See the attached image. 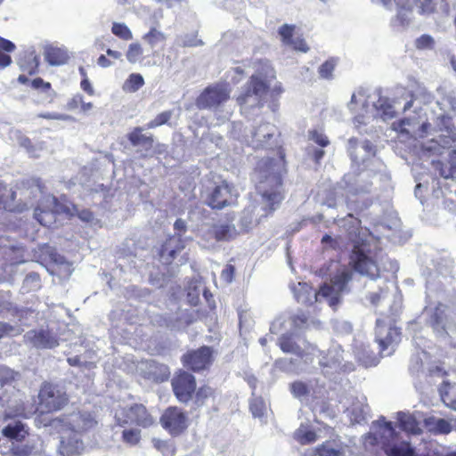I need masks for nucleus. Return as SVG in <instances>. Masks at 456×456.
<instances>
[{"mask_svg":"<svg viewBox=\"0 0 456 456\" xmlns=\"http://www.w3.org/2000/svg\"><path fill=\"white\" fill-rule=\"evenodd\" d=\"M256 175V189L266 203L267 215L272 214L284 200L283 176L287 173L285 155L280 151L278 159H260L255 168Z\"/></svg>","mask_w":456,"mask_h":456,"instance_id":"nucleus-1","label":"nucleus"},{"mask_svg":"<svg viewBox=\"0 0 456 456\" xmlns=\"http://www.w3.org/2000/svg\"><path fill=\"white\" fill-rule=\"evenodd\" d=\"M337 265L335 273L330 275V283H323L318 291H315L312 286L304 282L298 283L300 290L296 293L298 302L313 305L318 301L319 297H322L328 300L330 306L335 308L341 302L342 295L349 291L348 284L353 279V270L345 265H340L334 260L329 261L324 265L320 272L323 274L331 269L333 265Z\"/></svg>","mask_w":456,"mask_h":456,"instance_id":"nucleus-2","label":"nucleus"},{"mask_svg":"<svg viewBox=\"0 0 456 456\" xmlns=\"http://www.w3.org/2000/svg\"><path fill=\"white\" fill-rule=\"evenodd\" d=\"M256 73L249 77L244 91L237 97L239 105H249L251 108H262L265 95L269 92V80L275 79V70L266 60H258Z\"/></svg>","mask_w":456,"mask_h":456,"instance_id":"nucleus-3","label":"nucleus"},{"mask_svg":"<svg viewBox=\"0 0 456 456\" xmlns=\"http://www.w3.org/2000/svg\"><path fill=\"white\" fill-rule=\"evenodd\" d=\"M69 402L70 396L64 387L56 382L43 381L37 395L36 421L38 423L37 425L44 427L47 422L45 415L63 411Z\"/></svg>","mask_w":456,"mask_h":456,"instance_id":"nucleus-4","label":"nucleus"},{"mask_svg":"<svg viewBox=\"0 0 456 456\" xmlns=\"http://www.w3.org/2000/svg\"><path fill=\"white\" fill-rule=\"evenodd\" d=\"M349 265L361 275L377 279L380 275V268L377 254L370 248V243L364 240L354 243L349 254Z\"/></svg>","mask_w":456,"mask_h":456,"instance_id":"nucleus-5","label":"nucleus"},{"mask_svg":"<svg viewBox=\"0 0 456 456\" xmlns=\"http://www.w3.org/2000/svg\"><path fill=\"white\" fill-rule=\"evenodd\" d=\"M115 422L122 428L136 427L148 429L156 425V418L144 403H133L120 407L116 411Z\"/></svg>","mask_w":456,"mask_h":456,"instance_id":"nucleus-6","label":"nucleus"},{"mask_svg":"<svg viewBox=\"0 0 456 456\" xmlns=\"http://www.w3.org/2000/svg\"><path fill=\"white\" fill-rule=\"evenodd\" d=\"M97 425V420L94 414L87 411H77L69 414H61L55 418H51L44 424V427L52 428H61L71 432L83 435Z\"/></svg>","mask_w":456,"mask_h":456,"instance_id":"nucleus-7","label":"nucleus"},{"mask_svg":"<svg viewBox=\"0 0 456 456\" xmlns=\"http://www.w3.org/2000/svg\"><path fill=\"white\" fill-rule=\"evenodd\" d=\"M213 347L202 346L197 349L188 350L181 357L183 366L187 370L200 373L208 370L215 361Z\"/></svg>","mask_w":456,"mask_h":456,"instance_id":"nucleus-8","label":"nucleus"},{"mask_svg":"<svg viewBox=\"0 0 456 456\" xmlns=\"http://www.w3.org/2000/svg\"><path fill=\"white\" fill-rule=\"evenodd\" d=\"M231 88L227 83L207 86L196 99L199 109H216L230 99Z\"/></svg>","mask_w":456,"mask_h":456,"instance_id":"nucleus-9","label":"nucleus"},{"mask_svg":"<svg viewBox=\"0 0 456 456\" xmlns=\"http://www.w3.org/2000/svg\"><path fill=\"white\" fill-rule=\"evenodd\" d=\"M238 193L234 186L223 180L216 184L208 192L207 204L212 209H223L235 203Z\"/></svg>","mask_w":456,"mask_h":456,"instance_id":"nucleus-10","label":"nucleus"},{"mask_svg":"<svg viewBox=\"0 0 456 456\" xmlns=\"http://www.w3.org/2000/svg\"><path fill=\"white\" fill-rule=\"evenodd\" d=\"M196 378L184 370H177L171 379V387L176 399L183 403H189L196 390Z\"/></svg>","mask_w":456,"mask_h":456,"instance_id":"nucleus-11","label":"nucleus"},{"mask_svg":"<svg viewBox=\"0 0 456 456\" xmlns=\"http://www.w3.org/2000/svg\"><path fill=\"white\" fill-rule=\"evenodd\" d=\"M161 427L172 436L182 435L188 428L186 413L177 406H169L159 418Z\"/></svg>","mask_w":456,"mask_h":456,"instance_id":"nucleus-12","label":"nucleus"},{"mask_svg":"<svg viewBox=\"0 0 456 456\" xmlns=\"http://www.w3.org/2000/svg\"><path fill=\"white\" fill-rule=\"evenodd\" d=\"M375 334L381 352L387 350L390 346L397 344L401 338L400 330L382 319H378L376 322Z\"/></svg>","mask_w":456,"mask_h":456,"instance_id":"nucleus-13","label":"nucleus"},{"mask_svg":"<svg viewBox=\"0 0 456 456\" xmlns=\"http://www.w3.org/2000/svg\"><path fill=\"white\" fill-rule=\"evenodd\" d=\"M18 65L20 69L25 74L19 75L17 80L20 84L26 85L29 83L27 75L33 76L38 72L40 56L35 50H25L21 53L18 60Z\"/></svg>","mask_w":456,"mask_h":456,"instance_id":"nucleus-14","label":"nucleus"},{"mask_svg":"<svg viewBox=\"0 0 456 456\" xmlns=\"http://www.w3.org/2000/svg\"><path fill=\"white\" fill-rule=\"evenodd\" d=\"M54 429L61 434L59 451L63 456L80 454L84 449L81 435L61 428Z\"/></svg>","mask_w":456,"mask_h":456,"instance_id":"nucleus-15","label":"nucleus"},{"mask_svg":"<svg viewBox=\"0 0 456 456\" xmlns=\"http://www.w3.org/2000/svg\"><path fill=\"white\" fill-rule=\"evenodd\" d=\"M184 248V241L180 236H169L160 247L159 251V260L164 265H169Z\"/></svg>","mask_w":456,"mask_h":456,"instance_id":"nucleus-16","label":"nucleus"},{"mask_svg":"<svg viewBox=\"0 0 456 456\" xmlns=\"http://www.w3.org/2000/svg\"><path fill=\"white\" fill-rule=\"evenodd\" d=\"M30 343L37 348H53L59 340L49 330H33L28 333Z\"/></svg>","mask_w":456,"mask_h":456,"instance_id":"nucleus-17","label":"nucleus"},{"mask_svg":"<svg viewBox=\"0 0 456 456\" xmlns=\"http://www.w3.org/2000/svg\"><path fill=\"white\" fill-rule=\"evenodd\" d=\"M5 188L0 187V212L22 213L28 209V206L24 202L15 203L16 191H11L6 194Z\"/></svg>","mask_w":456,"mask_h":456,"instance_id":"nucleus-18","label":"nucleus"},{"mask_svg":"<svg viewBox=\"0 0 456 456\" xmlns=\"http://www.w3.org/2000/svg\"><path fill=\"white\" fill-rule=\"evenodd\" d=\"M423 423L427 430L435 436L448 435L452 430V426L449 420L434 416L424 419Z\"/></svg>","mask_w":456,"mask_h":456,"instance_id":"nucleus-19","label":"nucleus"},{"mask_svg":"<svg viewBox=\"0 0 456 456\" xmlns=\"http://www.w3.org/2000/svg\"><path fill=\"white\" fill-rule=\"evenodd\" d=\"M143 128L141 126L134 127L127 134L126 138L132 146H142L145 150H151L154 144V137L152 134H144Z\"/></svg>","mask_w":456,"mask_h":456,"instance_id":"nucleus-20","label":"nucleus"},{"mask_svg":"<svg viewBox=\"0 0 456 456\" xmlns=\"http://www.w3.org/2000/svg\"><path fill=\"white\" fill-rule=\"evenodd\" d=\"M210 233L216 241H230L238 234L236 227L232 224H215L212 225Z\"/></svg>","mask_w":456,"mask_h":456,"instance_id":"nucleus-21","label":"nucleus"},{"mask_svg":"<svg viewBox=\"0 0 456 456\" xmlns=\"http://www.w3.org/2000/svg\"><path fill=\"white\" fill-rule=\"evenodd\" d=\"M397 421L399 428L408 434L420 435L422 433L419 423L411 413L403 411L397 412Z\"/></svg>","mask_w":456,"mask_h":456,"instance_id":"nucleus-22","label":"nucleus"},{"mask_svg":"<svg viewBox=\"0 0 456 456\" xmlns=\"http://www.w3.org/2000/svg\"><path fill=\"white\" fill-rule=\"evenodd\" d=\"M69 56L68 52L61 47L49 45L45 50V59L52 66H59L66 63Z\"/></svg>","mask_w":456,"mask_h":456,"instance_id":"nucleus-23","label":"nucleus"},{"mask_svg":"<svg viewBox=\"0 0 456 456\" xmlns=\"http://www.w3.org/2000/svg\"><path fill=\"white\" fill-rule=\"evenodd\" d=\"M447 314L442 304L437 305L429 316V326L437 332H446Z\"/></svg>","mask_w":456,"mask_h":456,"instance_id":"nucleus-24","label":"nucleus"},{"mask_svg":"<svg viewBox=\"0 0 456 456\" xmlns=\"http://www.w3.org/2000/svg\"><path fill=\"white\" fill-rule=\"evenodd\" d=\"M2 435L11 440L21 441L28 435V432L25 430V425L18 420L14 424L4 427Z\"/></svg>","mask_w":456,"mask_h":456,"instance_id":"nucleus-25","label":"nucleus"},{"mask_svg":"<svg viewBox=\"0 0 456 456\" xmlns=\"http://www.w3.org/2000/svg\"><path fill=\"white\" fill-rule=\"evenodd\" d=\"M278 346L283 353L299 354L301 347L294 338L293 334H282L278 339Z\"/></svg>","mask_w":456,"mask_h":456,"instance_id":"nucleus-26","label":"nucleus"},{"mask_svg":"<svg viewBox=\"0 0 456 456\" xmlns=\"http://www.w3.org/2000/svg\"><path fill=\"white\" fill-rule=\"evenodd\" d=\"M295 440L302 445L314 444L318 436L314 429L301 426L294 432Z\"/></svg>","mask_w":456,"mask_h":456,"instance_id":"nucleus-27","label":"nucleus"},{"mask_svg":"<svg viewBox=\"0 0 456 456\" xmlns=\"http://www.w3.org/2000/svg\"><path fill=\"white\" fill-rule=\"evenodd\" d=\"M387 456H415V450L410 442L403 441L400 444L385 449Z\"/></svg>","mask_w":456,"mask_h":456,"instance_id":"nucleus-28","label":"nucleus"},{"mask_svg":"<svg viewBox=\"0 0 456 456\" xmlns=\"http://www.w3.org/2000/svg\"><path fill=\"white\" fill-rule=\"evenodd\" d=\"M35 219L43 226L50 227L56 220V212L37 207L34 210Z\"/></svg>","mask_w":456,"mask_h":456,"instance_id":"nucleus-29","label":"nucleus"},{"mask_svg":"<svg viewBox=\"0 0 456 456\" xmlns=\"http://www.w3.org/2000/svg\"><path fill=\"white\" fill-rule=\"evenodd\" d=\"M216 390L208 385H202L198 389L196 388L193 395L194 403L197 406H202L209 398H215Z\"/></svg>","mask_w":456,"mask_h":456,"instance_id":"nucleus-30","label":"nucleus"},{"mask_svg":"<svg viewBox=\"0 0 456 456\" xmlns=\"http://www.w3.org/2000/svg\"><path fill=\"white\" fill-rule=\"evenodd\" d=\"M121 438L125 444L130 446H135L142 439L141 428L136 427L125 428L122 431Z\"/></svg>","mask_w":456,"mask_h":456,"instance_id":"nucleus-31","label":"nucleus"},{"mask_svg":"<svg viewBox=\"0 0 456 456\" xmlns=\"http://www.w3.org/2000/svg\"><path fill=\"white\" fill-rule=\"evenodd\" d=\"M144 85V79L139 73H132L129 75L124 84V89L126 91L134 93L138 91Z\"/></svg>","mask_w":456,"mask_h":456,"instance_id":"nucleus-32","label":"nucleus"},{"mask_svg":"<svg viewBox=\"0 0 456 456\" xmlns=\"http://www.w3.org/2000/svg\"><path fill=\"white\" fill-rule=\"evenodd\" d=\"M142 39L151 46H154L160 42H164L166 36L163 32L152 27L148 33L143 35Z\"/></svg>","mask_w":456,"mask_h":456,"instance_id":"nucleus-33","label":"nucleus"},{"mask_svg":"<svg viewBox=\"0 0 456 456\" xmlns=\"http://www.w3.org/2000/svg\"><path fill=\"white\" fill-rule=\"evenodd\" d=\"M111 32L124 41H128L133 38L130 28L124 23L114 22L111 27Z\"/></svg>","mask_w":456,"mask_h":456,"instance_id":"nucleus-34","label":"nucleus"},{"mask_svg":"<svg viewBox=\"0 0 456 456\" xmlns=\"http://www.w3.org/2000/svg\"><path fill=\"white\" fill-rule=\"evenodd\" d=\"M337 65V61L334 58H330L325 61L318 69L319 75L322 78L331 79L333 77V71Z\"/></svg>","mask_w":456,"mask_h":456,"instance_id":"nucleus-35","label":"nucleus"},{"mask_svg":"<svg viewBox=\"0 0 456 456\" xmlns=\"http://www.w3.org/2000/svg\"><path fill=\"white\" fill-rule=\"evenodd\" d=\"M153 446L165 456H174L175 452V446L166 440L158 438L152 439Z\"/></svg>","mask_w":456,"mask_h":456,"instance_id":"nucleus-36","label":"nucleus"},{"mask_svg":"<svg viewBox=\"0 0 456 456\" xmlns=\"http://www.w3.org/2000/svg\"><path fill=\"white\" fill-rule=\"evenodd\" d=\"M18 376L17 371L5 366H0V385L2 387L11 385L17 379Z\"/></svg>","mask_w":456,"mask_h":456,"instance_id":"nucleus-37","label":"nucleus"},{"mask_svg":"<svg viewBox=\"0 0 456 456\" xmlns=\"http://www.w3.org/2000/svg\"><path fill=\"white\" fill-rule=\"evenodd\" d=\"M290 392L296 398L306 396L310 393L308 385L303 381L297 380L290 384Z\"/></svg>","mask_w":456,"mask_h":456,"instance_id":"nucleus-38","label":"nucleus"},{"mask_svg":"<svg viewBox=\"0 0 456 456\" xmlns=\"http://www.w3.org/2000/svg\"><path fill=\"white\" fill-rule=\"evenodd\" d=\"M172 117L171 110H166L158 114L155 118L146 124V128L152 129L157 126L167 124Z\"/></svg>","mask_w":456,"mask_h":456,"instance_id":"nucleus-39","label":"nucleus"},{"mask_svg":"<svg viewBox=\"0 0 456 456\" xmlns=\"http://www.w3.org/2000/svg\"><path fill=\"white\" fill-rule=\"evenodd\" d=\"M142 53L143 51L141 45L138 43H133L129 45L126 56L128 61L134 63L141 59Z\"/></svg>","mask_w":456,"mask_h":456,"instance_id":"nucleus-40","label":"nucleus"},{"mask_svg":"<svg viewBox=\"0 0 456 456\" xmlns=\"http://www.w3.org/2000/svg\"><path fill=\"white\" fill-rule=\"evenodd\" d=\"M22 329L15 327L7 322H0V339L5 337H15L20 335Z\"/></svg>","mask_w":456,"mask_h":456,"instance_id":"nucleus-41","label":"nucleus"},{"mask_svg":"<svg viewBox=\"0 0 456 456\" xmlns=\"http://www.w3.org/2000/svg\"><path fill=\"white\" fill-rule=\"evenodd\" d=\"M420 14L428 15L436 12V4L434 0H415Z\"/></svg>","mask_w":456,"mask_h":456,"instance_id":"nucleus-42","label":"nucleus"},{"mask_svg":"<svg viewBox=\"0 0 456 456\" xmlns=\"http://www.w3.org/2000/svg\"><path fill=\"white\" fill-rule=\"evenodd\" d=\"M295 26L284 24L279 28V35L284 44L289 45L293 40Z\"/></svg>","mask_w":456,"mask_h":456,"instance_id":"nucleus-43","label":"nucleus"},{"mask_svg":"<svg viewBox=\"0 0 456 456\" xmlns=\"http://www.w3.org/2000/svg\"><path fill=\"white\" fill-rule=\"evenodd\" d=\"M340 240L341 238L339 236L333 238L329 234H325L322 236L321 242L323 245L324 248H328L333 250H338L341 248Z\"/></svg>","mask_w":456,"mask_h":456,"instance_id":"nucleus-44","label":"nucleus"},{"mask_svg":"<svg viewBox=\"0 0 456 456\" xmlns=\"http://www.w3.org/2000/svg\"><path fill=\"white\" fill-rule=\"evenodd\" d=\"M309 137L315 143H317L318 145H320L322 147H326L330 144V141L327 138V136L324 135L322 133L318 132L317 130L310 131Z\"/></svg>","mask_w":456,"mask_h":456,"instance_id":"nucleus-45","label":"nucleus"},{"mask_svg":"<svg viewBox=\"0 0 456 456\" xmlns=\"http://www.w3.org/2000/svg\"><path fill=\"white\" fill-rule=\"evenodd\" d=\"M444 403L456 411V387H452L443 396Z\"/></svg>","mask_w":456,"mask_h":456,"instance_id":"nucleus-46","label":"nucleus"},{"mask_svg":"<svg viewBox=\"0 0 456 456\" xmlns=\"http://www.w3.org/2000/svg\"><path fill=\"white\" fill-rule=\"evenodd\" d=\"M28 189H37L41 194L46 192L45 182L39 177H33L27 182Z\"/></svg>","mask_w":456,"mask_h":456,"instance_id":"nucleus-47","label":"nucleus"},{"mask_svg":"<svg viewBox=\"0 0 456 456\" xmlns=\"http://www.w3.org/2000/svg\"><path fill=\"white\" fill-rule=\"evenodd\" d=\"M434 43V39L431 36L422 35L416 40L415 45L418 49H428L432 48Z\"/></svg>","mask_w":456,"mask_h":456,"instance_id":"nucleus-48","label":"nucleus"},{"mask_svg":"<svg viewBox=\"0 0 456 456\" xmlns=\"http://www.w3.org/2000/svg\"><path fill=\"white\" fill-rule=\"evenodd\" d=\"M31 87L33 89H40L44 92H47L52 88V86L49 82H45L41 77H36L33 80L30 81Z\"/></svg>","mask_w":456,"mask_h":456,"instance_id":"nucleus-49","label":"nucleus"},{"mask_svg":"<svg viewBox=\"0 0 456 456\" xmlns=\"http://www.w3.org/2000/svg\"><path fill=\"white\" fill-rule=\"evenodd\" d=\"M289 45H291L295 50L300 51L302 53H306L309 50V46L307 45L306 42L304 38L301 37H297L296 39L293 38L292 42H290Z\"/></svg>","mask_w":456,"mask_h":456,"instance_id":"nucleus-50","label":"nucleus"},{"mask_svg":"<svg viewBox=\"0 0 456 456\" xmlns=\"http://www.w3.org/2000/svg\"><path fill=\"white\" fill-rule=\"evenodd\" d=\"M32 452V447L28 445L12 447L11 452L12 456H29Z\"/></svg>","mask_w":456,"mask_h":456,"instance_id":"nucleus-51","label":"nucleus"},{"mask_svg":"<svg viewBox=\"0 0 456 456\" xmlns=\"http://www.w3.org/2000/svg\"><path fill=\"white\" fill-rule=\"evenodd\" d=\"M235 274V267L232 265H227L221 273V277L224 281L231 282Z\"/></svg>","mask_w":456,"mask_h":456,"instance_id":"nucleus-52","label":"nucleus"},{"mask_svg":"<svg viewBox=\"0 0 456 456\" xmlns=\"http://www.w3.org/2000/svg\"><path fill=\"white\" fill-rule=\"evenodd\" d=\"M0 49L2 52L11 53L15 51L16 45L12 41L0 36Z\"/></svg>","mask_w":456,"mask_h":456,"instance_id":"nucleus-53","label":"nucleus"},{"mask_svg":"<svg viewBox=\"0 0 456 456\" xmlns=\"http://www.w3.org/2000/svg\"><path fill=\"white\" fill-rule=\"evenodd\" d=\"M20 145L27 150L28 153L35 152V146L33 145L31 140L28 137H22L20 140Z\"/></svg>","mask_w":456,"mask_h":456,"instance_id":"nucleus-54","label":"nucleus"},{"mask_svg":"<svg viewBox=\"0 0 456 456\" xmlns=\"http://www.w3.org/2000/svg\"><path fill=\"white\" fill-rule=\"evenodd\" d=\"M77 216L84 222H92L94 220V213L89 209H83L77 213Z\"/></svg>","mask_w":456,"mask_h":456,"instance_id":"nucleus-55","label":"nucleus"},{"mask_svg":"<svg viewBox=\"0 0 456 456\" xmlns=\"http://www.w3.org/2000/svg\"><path fill=\"white\" fill-rule=\"evenodd\" d=\"M382 290L379 292H371L367 296L368 300L373 305H377L381 299Z\"/></svg>","mask_w":456,"mask_h":456,"instance_id":"nucleus-56","label":"nucleus"},{"mask_svg":"<svg viewBox=\"0 0 456 456\" xmlns=\"http://www.w3.org/2000/svg\"><path fill=\"white\" fill-rule=\"evenodd\" d=\"M396 6L402 11H411V0H394Z\"/></svg>","mask_w":456,"mask_h":456,"instance_id":"nucleus-57","label":"nucleus"},{"mask_svg":"<svg viewBox=\"0 0 456 456\" xmlns=\"http://www.w3.org/2000/svg\"><path fill=\"white\" fill-rule=\"evenodd\" d=\"M80 86L83 91H85L89 95H93L94 94V88L89 81V79H82L80 83Z\"/></svg>","mask_w":456,"mask_h":456,"instance_id":"nucleus-58","label":"nucleus"},{"mask_svg":"<svg viewBox=\"0 0 456 456\" xmlns=\"http://www.w3.org/2000/svg\"><path fill=\"white\" fill-rule=\"evenodd\" d=\"M174 228L176 232H178L179 233H183L186 232V224H185V222L181 219V218H178L175 224H174Z\"/></svg>","mask_w":456,"mask_h":456,"instance_id":"nucleus-59","label":"nucleus"},{"mask_svg":"<svg viewBox=\"0 0 456 456\" xmlns=\"http://www.w3.org/2000/svg\"><path fill=\"white\" fill-rule=\"evenodd\" d=\"M67 362L69 363V366H74V367H80L82 366V362H81V359L78 355H76V356H73V357H69L67 359Z\"/></svg>","mask_w":456,"mask_h":456,"instance_id":"nucleus-60","label":"nucleus"},{"mask_svg":"<svg viewBox=\"0 0 456 456\" xmlns=\"http://www.w3.org/2000/svg\"><path fill=\"white\" fill-rule=\"evenodd\" d=\"M382 427L390 433V436H393L395 434L394 424L391 421H386L383 418Z\"/></svg>","mask_w":456,"mask_h":456,"instance_id":"nucleus-61","label":"nucleus"},{"mask_svg":"<svg viewBox=\"0 0 456 456\" xmlns=\"http://www.w3.org/2000/svg\"><path fill=\"white\" fill-rule=\"evenodd\" d=\"M97 63L99 66L102 67V68H107L109 66H110L111 64V61L103 54L100 55L98 60H97Z\"/></svg>","mask_w":456,"mask_h":456,"instance_id":"nucleus-62","label":"nucleus"},{"mask_svg":"<svg viewBox=\"0 0 456 456\" xmlns=\"http://www.w3.org/2000/svg\"><path fill=\"white\" fill-rule=\"evenodd\" d=\"M282 93L283 88L281 84L275 85L271 90V94L273 97H279Z\"/></svg>","mask_w":456,"mask_h":456,"instance_id":"nucleus-63","label":"nucleus"},{"mask_svg":"<svg viewBox=\"0 0 456 456\" xmlns=\"http://www.w3.org/2000/svg\"><path fill=\"white\" fill-rule=\"evenodd\" d=\"M325 152L323 150H314V153H313V159L314 160L315 163H319L321 161V159L323 158Z\"/></svg>","mask_w":456,"mask_h":456,"instance_id":"nucleus-64","label":"nucleus"}]
</instances>
